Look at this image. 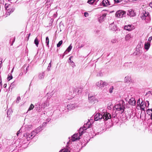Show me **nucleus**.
Masks as SVG:
<instances>
[{
  "mask_svg": "<svg viewBox=\"0 0 152 152\" xmlns=\"http://www.w3.org/2000/svg\"><path fill=\"white\" fill-rule=\"evenodd\" d=\"M25 71H26V70H24V72L25 73Z\"/></svg>",
  "mask_w": 152,
  "mask_h": 152,
  "instance_id": "60",
  "label": "nucleus"
},
{
  "mask_svg": "<svg viewBox=\"0 0 152 152\" xmlns=\"http://www.w3.org/2000/svg\"><path fill=\"white\" fill-rule=\"evenodd\" d=\"M107 13H103L102 15L99 18V21L100 23L102 22L104 20V18L106 16Z\"/></svg>",
  "mask_w": 152,
  "mask_h": 152,
  "instance_id": "10",
  "label": "nucleus"
},
{
  "mask_svg": "<svg viewBox=\"0 0 152 152\" xmlns=\"http://www.w3.org/2000/svg\"><path fill=\"white\" fill-rule=\"evenodd\" d=\"M136 101L133 98H131L129 101V103L132 105L134 106L136 104Z\"/></svg>",
  "mask_w": 152,
  "mask_h": 152,
  "instance_id": "13",
  "label": "nucleus"
},
{
  "mask_svg": "<svg viewBox=\"0 0 152 152\" xmlns=\"http://www.w3.org/2000/svg\"><path fill=\"white\" fill-rule=\"evenodd\" d=\"M102 5L104 7H107L110 5L111 4L108 0H103L102 2Z\"/></svg>",
  "mask_w": 152,
  "mask_h": 152,
  "instance_id": "8",
  "label": "nucleus"
},
{
  "mask_svg": "<svg viewBox=\"0 0 152 152\" xmlns=\"http://www.w3.org/2000/svg\"><path fill=\"white\" fill-rule=\"evenodd\" d=\"M115 2L116 3H118L121 1V0H114Z\"/></svg>",
  "mask_w": 152,
  "mask_h": 152,
  "instance_id": "43",
  "label": "nucleus"
},
{
  "mask_svg": "<svg viewBox=\"0 0 152 152\" xmlns=\"http://www.w3.org/2000/svg\"><path fill=\"white\" fill-rule=\"evenodd\" d=\"M130 1H136V0H129Z\"/></svg>",
  "mask_w": 152,
  "mask_h": 152,
  "instance_id": "54",
  "label": "nucleus"
},
{
  "mask_svg": "<svg viewBox=\"0 0 152 152\" xmlns=\"http://www.w3.org/2000/svg\"><path fill=\"white\" fill-rule=\"evenodd\" d=\"M126 13L125 11L119 10L116 12L115 16L118 18H121L125 16Z\"/></svg>",
  "mask_w": 152,
  "mask_h": 152,
  "instance_id": "3",
  "label": "nucleus"
},
{
  "mask_svg": "<svg viewBox=\"0 0 152 152\" xmlns=\"http://www.w3.org/2000/svg\"><path fill=\"white\" fill-rule=\"evenodd\" d=\"M32 129V125H26L25 126V129L26 131H28Z\"/></svg>",
  "mask_w": 152,
  "mask_h": 152,
  "instance_id": "16",
  "label": "nucleus"
},
{
  "mask_svg": "<svg viewBox=\"0 0 152 152\" xmlns=\"http://www.w3.org/2000/svg\"><path fill=\"white\" fill-rule=\"evenodd\" d=\"M151 94L152 95V91L151 92Z\"/></svg>",
  "mask_w": 152,
  "mask_h": 152,
  "instance_id": "61",
  "label": "nucleus"
},
{
  "mask_svg": "<svg viewBox=\"0 0 152 152\" xmlns=\"http://www.w3.org/2000/svg\"><path fill=\"white\" fill-rule=\"evenodd\" d=\"M141 17V19L143 20L145 19L149 20L151 19L149 13L148 12H146V11L143 12Z\"/></svg>",
  "mask_w": 152,
  "mask_h": 152,
  "instance_id": "5",
  "label": "nucleus"
},
{
  "mask_svg": "<svg viewBox=\"0 0 152 152\" xmlns=\"http://www.w3.org/2000/svg\"><path fill=\"white\" fill-rule=\"evenodd\" d=\"M131 80L130 76H127L125 77L124 81L125 83H128L131 81Z\"/></svg>",
  "mask_w": 152,
  "mask_h": 152,
  "instance_id": "19",
  "label": "nucleus"
},
{
  "mask_svg": "<svg viewBox=\"0 0 152 152\" xmlns=\"http://www.w3.org/2000/svg\"><path fill=\"white\" fill-rule=\"evenodd\" d=\"M103 75L102 73L101 72H99L97 75V76H102Z\"/></svg>",
  "mask_w": 152,
  "mask_h": 152,
  "instance_id": "39",
  "label": "nucleus"
},
{
  "mask_svg": "<svg viewBox=\"0 0 152 152\" xmlns=\"http://www.w3.org/2000/svg\"><path fill=\"white\" fill-rule=\"evenodd\" d=\"M88 99L90 103H93L95 100V97L94 96L89 95Z\"/></svg>",
  "mask_w": 152,
  "mask_h": 152,
  "instance_id": "12",
  "label": "nucleus"
},
{
  "mask_svg": "<svg viewBox=\"0 0 152 152\" xmlns=\"http://www.w3.org/2000/svg\"><path fill=\"white\" fill-rule=\"evenodd\" d=\"M72 56H71L70 57V58H69V63H70V64H71V65L72 67H74V66H75V63H74V62L71 60V58H72Z\"/></svg>",
  "mask_w": 152,
  "mask_h": 152,
  "instance_id": "24",
  "label": "nucleus"
},
{
  "mask_svg": "<svg viewBox=\"0 0 152 152\" xmlns=\"http://www.w3.org/2000/svg\"><path fill=\"white\" fill-rule=\"evenodd\" d=\"M117 41V40L116 39H113L111 40V42H112L113 43H115Z\"/></svg>",
  "mask_w": 152,
  "mask_h": 152,
  "instance_id": "37",
  "label": "nucleus"
},
{
  "mask_svg": "<svg viewBox=\"0 0 152 152\" xmlns=\"http://www.w3.org/2000/svg\"><path fill=\"white\" fill-rule=\"evenodd\" d=\"M108 85L107 83L102 80H100L97 82L95 84L96 86L100 88H102L104 86H107Z\"/></svg>",
  "mask_w": 152,
  "mask_h": 152,
  "instance_id": "2",
  "label": "nucleus"
},
{
  "mask_svg": "<svg viewBox=\"0 0 152 152\" xmlns=\"http://www.w3.org/2000/svg\"><path fill=\"white\" fill-rule=\"evenodd\" d=\"M38 132L39 131H37V132L35 130L32 131L31 133V135L30 136L31 137V138H33L35 135L38 133Z\"/></svg>",
  "mask_w": 152,
  "mask_h": 152,
  "instance_id": "21",
  "label": "nucleus"
},
{
  "mask_svg": "<svg viewBox=\"0 0 152 152\" xmlns=\"http://www.w3.org/2000/svg\"><path fill=\"white\" fill-rule=\"evenodd\" d=\"M14 40H13V42H14V41H15V38H14Z\"/></svg>",
  "mask_w": 152,
  "mask_h": 152,
  "instance_id": "58",
  "label": "nucleus"
},
{
  "mask_svg": "<svg viewBox=\"0 0 152 152\" xmlns=\"http://www.w3.org/2000/svg\"><path fill=\"white\" fill-rule=\"evenodd\" d=\"M30 34H28V37H29V36H30Z\"/></svg>",
  "mask_w": 152,
  "mask_h": 152,
  "instance_id": "56",
  "label": "nucleus"
},
{
  "mask_svg": "<svg viewBox=\"0 0 152 152\" xmlns=\"http://www.w3.org/2000/svg\"><path fill=\"white\" fill-rule=\"evenodd\" d=\"M124 107L122 105V107H120L117 111H118L119 113H121L124 111Z\"/></svg>",
  "mask_w": 152,
  "mask_h": 152,
  "instance_id": "25",
  "label": "nucleus"
},
{
  "mask_svg": "<svg viewBox=\"0 0 152 152\" xmlns=\"http://www.w3.org/2000/svg\"><path fill=\"white\" fill-rule=\"evenodd\" d=\"M114 89V87L113 86H111L109 89V92L110 93H112L113 92V90Z\"/></svg>",
  "mask_w": 152,
  "mask_h": 152,
  "instance_id": "33",
  "label": "nucleus"
},
{
  "mask_svg": "<svg viewBox=\"0 0 152 152\" xmlns=\"http://www.w3.org/2000/svg\"><path fill=\"white\" fill-rule=\"evenodd\" d=\"M140 104V99H139L137 101V107H138V105H139Z\"/></svg>",
  "mask_w": 152,
  "mask_h": 152,
  "instance_id": "46",
  "label": "nucleus"
},
{
  "mask_svg": "<svg viewBox=\"0 0 152 152\" xmlns=\"http://www.w3.org/2000/svg\"><path fill=\"white\" fill-rule=\"evenodd\" d=\"M63 43L62 40L60 41L57 45V47H59Z\"/></svg>",
  "mask_w": 152,
  "mask_h": 152,
  "instance_id": "34",
  "label": "nucleus"
},
{
  "mask_svg": "<svg viewBox=\"0 0 152 152\" xmlns=\"http://www.w3.org/2000/svg\"><path fill=\"white\" fill-rule=\"evenodd\" d=\"M76 105L74 104H70L68 105L67 106V108L69 110H73L75 108L77 107Z\"/></svg>",
  "mask_w": 152,
  "mask_h": 152,
  "instance_id": "14",
  "label": "nucleus"
},
{
  "mask_svg": "<svg viewBox=\"0 0 152 152\" xmlns=\"http://www.w3.org/2000/svg\"><path fill=\"white\" fill-rule=\"evenodd\" d=\"M45 76V73L44 72L40 73L39 74V79H43L44 78Z\"/></svg>",
  "mask_w": 152,
  "mask_h": 152,
  "instance_id": "26",
  "label": "nucleus"
},
{
  "mask_svg": "<svg viewBox=\"0 0 152 152\" xmlns=\"http://www.w3.org/2000/svg\"><path fill=\"white\" fill-rule=\"evenodd\" d=\"M124 29L128 31H131L134 29L133 26L131 25H128L124 26Z\"/></svg>",
  "mask_w": 152,
  "mask_h": 152,
  "instance_id": "11",
  "label": "nucleus"
},
{
  "mask_svg": "<svg viewBox=\"0 0 152 152\" xmlns=\"http://www.w3.org/2000/svg\"><path fill=\"white\" fill-rule=\"evenodd\" d=\"M15 9L14 8H9L7 10V15H10V13L13 12L15 10Z\"/></svg>",
  "mask_w": 152,
  "mask_h": 152,
  "instance_id": "20",
  "label": "nucleus"
},
{
  "mask_svg": "<svg viewBox=\"0 0 152 152\" xmlns=\"http://www.w3.org/2000/svg\"><path fill=\"white\" fill-rule=\"evenodd\" d=\"M146 102H147V103H148V105H149V102H148V101H146Z\"/></svg>",
  "mask_w": 152,
  "mask_h": 152,
  "instance_id": "55",
  "label": "nucleus"
},
{
  "mask_svg": "<svg viewBox=\"0 0 152 152\" xmlns=\"http://www.w3.org/2000/svg\"><path fill=\"white\" fill-rule=\"evenodd\" d=\"M39 42L38 39H37V37H36L34 40V43L36 45V46L37 47H38V45L39 44Z\"/></svg>",
  "mask_w": 152,
  "mask_h": 152,
  "instance_id": "31",
  "label": "nucleus"
},
{
  "mask_svg": "<svg viewBox=\"0 0 152 152\" xmlns=\"http://www.w3.org/2000/svg\"><path fill=\"white\" fill-rule=\"evenodd\" d=\"M29 37H28L27 39H29Z\"/></svg>",
  "mask_w": 152,
  "mask_h": 152,
  "instance_id": "64",
  "label": "nucleus"
},
{
  "mask_svg": "<svg viewBox=\"0 0 152 152\" xmlns=\"http://www.w3.org/2000/svg\"><path fill=\"white\" fill-rule=\"evenodd\" d=\"M9 5H8L7 4H5V7L6 8V10H8L7 9L9 8Z\"/></svg>",
  "mask_w": 152,
  "mask_h": 152,
  "instance_id": "45",
  "label": "nucleus"
},
{
  "mask_svg": "<svg viewBox=\"0 0 152 152\" xmlns=\"http://www.w3.org/2000/svg\"><path fill=\"white\" fill-rule=\"evenodd\" d=\"M6 86H7V84H4V88H6Z\"/></svg>",
  "mask_w": 152,
  "mask_h": 152,
  "instance_id": "52",
  "label": "nucleus"
},
{
  "mask_svg": "<svg viewBox=\"0 0 152 152\" xmlns=\"http://www.w3.org/2000/svg\"><path fill=\"white\" fill-rule=\"evenodd\" d=\"M147 114L151 116L152 115V109H148L146 111Z\"/></svg>",
  "mask_w": 152,
  "mask_h": 152,
  "instance_id": "29",
  "label": "nucleus"
},
{
  "mask_svg": "<svg viewBox=\"0 0 152 152\" xmlns=\"http://www.w3.org/2000/svg\"><path fill=\"white\" fill-rule=\"evenodd\" d=\"M120 107H122V105L121 104H117L115 106V108L116 109V111L120 108Z\"/></svg>",
  "mask_w": 152,
  "mask_h": 152,
  "instance_id": "30",
  "label": "nucleus"
},
{
  "mask_svg": "<svg viewBox=\"0 0 152 152\" xmlns=\"http://www.w3.org/2000/svg\"><path fill=\"white\" fill-rule=\"evenodd\" d=\"M72 46H71V45H70L68 48L64 52V55L67 53V52H69L72 49Z\"/></svg>",
  "mask_w": 152,
  "mask_h": 152,
  "instance_id": "23",
  "label": "nucleus"
},
{
  "mask_svg": "<svg viewBox=\"0 0 152 152\" xmlns=\"http://www.w3.org/2000/svg\"><path fill=\"white\" fill-rule=\"evenodd\" d=\"M47 106L46 102L45 101L42 103L38 104V105L36 107V110L39 111L42 109H44L45 106Z\"/></svg>",
  "mask_w": 152,
  "mask_h": 152,
  "instance_id": "6",
  "label": "nucleus"
},
{
  "mask_svg": "<svg viewBox=\"0 0 152 152\" xmlns=\"http://www.w3.org/2000/svg\"><path fill=\"white\" fill-rule=\"evenodd\" d=\"M13 68L12 69L11 71V72L12 73L13 72Z\"/></svg>",
  "mask_w": 152,
  "mask_h": 152,
  "instance_id": "57",
  "label": "nucleus"
},
{
  "mask_svg": "<svg viewBox=\"0 0 152 152\" xmlns=\"http://www.w3.org/2000/svg\"><path fill=\"white\" fill-rule=\"evenodd\" d=\"M59 152H68L67 150L66 149H63L61 150Z\"/></svg>",
  "mask_w": 152,
  "mask_h": 152,
  "instance_id": "41",
  "label": "nucleus"
},
{
  "mask_svg": "<svg viewBox=\"0 0 152 152\" xmlns=\"http://www.w3.org/2000/svg\"><path fill=\"white\" fill-rule=\"evenodd\" d=\"M53 0H47V3H48V2H49V3L50 4H51Z\"/></svg>",
  "mask_w": 152,
  "mask_h": 152,
  "instance_id": "47",
  "label": "nucleus"
},
{
  "mask_svg": "<svg viewBox=\"0 0 152 152\" xmlns=\"http://www.w3.org/2000/svg\"><path fill=\"white\" fill-rule=\"evenodd\" d=\"M49 40L48 37H47L45 39V43L46 44V46L48 47H49Z\"/></svg>",
  "mask_w": 152,
  "mask_h": 152,
  "instance_id": "28",
  "label": "nucleus"
},
{
  "mask_svg": "<svg viewBox=\"0 0 152 152\" xmlns=\"http://www.w3.org/2000/svg\"><path fill=\"white\" fill-rule=\"evenodd\" d=\"M150 46V43L149 42H147L145 44L144 48L145 49L148 50L149 49Z\"/></svg>",
  "mask_w": 152,
  "mask_h": 152,
  "instance_id": "22",
  "label": "nucleus"
},
{
  "mask_svg": "<svg viewBox=\"0 0 152 152\" xmlns=\"http://www.w3.org/2000/svg\"><path fill=\"white\" fill-rule=\"evenodd\" d=\"M149 6L152 9V1L149 3Z\"/></svg>",
  "mask_w": 152,
  "mask_h": 152,
  "instance_id": "48",
  "label": "nucleus"
},
{
  "mask_svg": "<svg viewBox=\"0 0 152 152\" xmlns=\"http://www.w3.org/2000/svg\"><path fill=\"white\" fill-rule=\"evenodd\" d=\"M152 40V37H150L148 38V41L147 42H149L150 43L151 41Z\"/></svg>",
  "mask_w": 152,
  "mask_h": 152,
  "instance_id": "42",
  "label": "nucleus"
},
{
  "mask_svg": "<svg viewBox=\"0 0 152 152\" xmlns=\"http://www.w3.org/2000/svg\"><path fill=\"white\" fill-rule=\"evenodd\" d=\"M20 100V96H18L17 98L16 102L18 103L19 101Z\"/></svg>",
  "mask_w": 152,
  "mask_h": 152,
  "instance_id": "38",
  "label": "nucleus"
},
{
  "mask_svg": "<svg viewBox=\"0 0 152 152\" xmlns=\"http://www.w3.org/2000/svg\"><path fill=\"white\" fill-rule=\"evenodd\" d=\"M86 129V128L85 126H84L82 128H80L79 132V133L75 134L72 136L71 139L72 141L74 142L80 139V137L84 133V130H85Z\"/></svg>",
  "mask_w": 152,
  "mask_h": 152,
  "instance_id": "1",
  "label": "nucleus"
},
{
  "mask_svg": "<svg viewBox=\"0 0 152 152\" xmlns=\"http://www.w3.org/2000/svg\"><path fill=\"white\" fill-rule=\"evenodd\" d=\"M102 114L97 113L94 116V119L95 121H97L99 120L102 119Z\"/></svg>",
  "mask_w": 152,
  "mask_h": 152,
  "instance_id": "7",
  "label": "nucleus"
},
{
  "mask_svg": "<svg viewBox=\"0 0 152 152\" xmlns=\"http://www.w3.org/2000/svg\"><path fill=\"white\" fill-rule=\"evenodd\" d=\"M31 135V134H29L27 133L25 134L24 135V136L26 137L27 140H29L31 139H32L33 138H31V137L30 136Z\"/></svg>",
  "mask_w": 152,
  "mask_h": 152,
  "instance_id": "17",
  "label": "nucleus"
},
{
  "mask_svg": "<svg viewBox=\"0 0 152 152\" xmlns=\"http://www.w3.org/2000/svg\"><path fill=\"white\" fill-rule=\"evenodd\" d=\"M13 84V83H12L11 84V86H11Z\"/></svg>",
  "mask_w": 152,
  "mask_h": 152,
  "instance_id": "59",
  "label": "nucleus"
},
{
  "mask_svg": "<svg viewBox=\"0 0 152 152\" xmlns=\"http://www.w3.org/2000/svg\"><path fill=\"white\" fill-rule=\"evenodd\" d=\"M51 67V63H50L49 64V65L47 68V69L48 70H50V67Z\"/></svg>",
  "mask_w": 152,
  "mask_h": 152,
  "instance_id": "40",
  "label": "nucleus"
},
{
  "mask_svg": "<svg viewBox=\"0 0 152 152\" xmlns=\"http://www.w3.org/2000/svg\"><path fill=\"white\" fill-rule=\"evenodd\" d=\"M96 0H88L87 1V3L90 4H92Z\"/></svg>",
  "mask_w": 152,
  "mask_h": 152,
  "instance_id": "36",
  "label": "nucleus"
},
{
  "mask_svg": "<svg viewBox=\"0 0 152 152\" xmlns=\"http://www.w3.org/2000/svg\"><path fill=\"white\" fill-rule=\"evenodd\" d=\"M56 15H54V17H55V16L56 17Z\"/></svg>",
  "mask_w": 152,
  "mask_h": 152,
  "instance_id": "62",
  "label": "nucleus"
},
{
  "mask_svg": "<svg viewBox=\"0 0 152 152\" xmlns=\"http://www.w3.org/2000/svg\"><path fill=\"white\" fill-rule=\"evenodd\" d=\"M20 133V130H19L18 131V132H17V136H18V134Z\"/></svg>",
  "mask_w": 152,
  "mask_h": 152,
  "instance_id": "51",
  "label": "nucleus"
},
{
  "mask_svg": "<svg viewBox=\"0 0 152 152\" xmlns=\"http://www.w3.org/2000/svg\"><path fill=\"white\" fill-rule=\"evenodd\" d=\"M136 15L135 12H134V10H129L127 12V15L130 17L134 16Z\"/></svg>",
  "mask_w": 152,
  "mask_h": 152,
  "instance_id": "9",
  "label": "nucleus"
},
{
  "mask_svg": "<svg viewBox=\"0 0 152 152\" xmlns=\"http://www.w3.org/2000/svg\"><path fill=\"white\" fill-rule=\"evenodd\" d=\"M145 102L144 101H142L141 103L140 104V108L142 110L143 109L144 110V107L146 106V105L145 104Z\"/></svg>",
  "mask_w": 152,
  "mask_h": 152,
  "instance_id": "27",
  "label": "nucleus"
},
{
  "mask_svg": "<svg viewBox=\"0 0 152 152\" xmlns=\"http://www.w3.org/2000/svg\"><path fill=\"white\" fill-rule=\"evenodd\" d=\"M34 105L31 104L30 106L29 107L28 110V111H30L32 110L33 109V108H34Z\"/></svg>",
  "mask_w": 152,
  "mask_h": 152,
  "instance_id": "35",
  "label": "nucleus"
},
{
  "mask_svg": "<svg viewBox=\"0 0 152 152\" xmlns=\"http://www.w3.org/2000/svg\"><path fill=\"white\" fill-rule=\"evenodd\" d=\"M29 67V66H27L26 68V71H25V74H26L27 72V71H28V68Z\"/></svg>",
  "mask_w": 152,
  "mask_h": 152,
  "instance_id": "49",
  "label": "nucleus"
},
{
  "mask_svg": "<svg viewBox=\"0 0 152 152\" xmlns=\"http://www.w3.org/2000/svg\"><path fill=\"white\" fill-rule=\"evenodd\" d=\"M25 66H24L23 68H25Z\"/></svg>",
  "mask_w": 152,
  "mask_h": 152,
  "instance_id": "63",
  "label": "nucleus"
},
{
  "mask_svg": "<svg viewBox=\"0 0 152 152\" xmlns=\"http://www.w3.org/2000/svg\"><path fill=\"white\" fill-rule=\"evenodd\" d=\"M102 114L103 116L102 119L104 120L107 121L111 118L110 114L108 112L104 111L102 113Z\"/></svg>",
  "mask_w": 152,
  "mask_h": 152,
  "instance_id": "4",
  "label": "nucleus"
},
{
  "mask_svg": "<svg viewBox=\"0 0 152 152\" xmlns=\"http://www.w3.org/2000/svg\"><path fill=\"white\" fill-rule=\"evenodd\" d=\"M132 37L133 36L131 35V34H126L125 37V40L126 41H129L130 40Z\"/></svg>",
  "mask_w": 152,
  "mask_h": 152,
  "instance_id": "15",
  "label": "nucleus"
},
{
  "mask_svg": "<svg viewBox=\"0 0 152 152\" xmlns=\"http://www.w3.org/2000/svg\"><path fill=\"white\" fill-rule=\"evenodd\" d=\"M84 15L85 17H87L88 16L89 14L87 12H85L84 13Z\"/></svg>",
  "mask_w": 152,
  "mask_h": 152,
  "instance_id": "44",
  "label": "nucleus"
},
{
  "mask_svg": "<svg viewBox=\"0 0 152 152\" xmlns=\"http://www.w3.org/2000/svg\"><path fill=\"white\" fill-rule=\"evenodd\" d=\"M12 76L11 74H10V75L9 74L8 75L7 80L8 81H10V80L12 79Z\"/></svg>",
  "mask_w": 152,
  "mask_h": 152,
  "instance_id": "32",
  "label": "nucleus"
},
{
  "mask_svg": "<svg viewBox=\"0 0 152 152\" xmlns=\"http://www.w3.org/2000/svg\"><path fill=\"white\" fill-rule=\"evenodd\" d=\"M84 46V45L82 44L80 46V48H82V47H83Z\"/></svg>",
  "mask_w": 152,
  "mask_h": 152,
  "instance_id": "53",
  "label": "nucleus"
},
{
  "mask_svg": "<svg viewBox=\"0 0 152 152\" xmlns=\"http://www.w3.org/2000/svg\"><path fill=\"white\" fill-rule=\"evenodd\" d=\"M142 46V45L141 44H139L137 46V47H138L139 48H141Z\"/></svg>",
  "mask_w": 152,
  "mask_h": 152,
  "instance_id": "50",
  "label": "nucleus"
},
{
  "mask_svg": "<svg viewBox=\"0 0 152 152\" xmlns=\"http://www.w3.org/2000/svg\"><path fill=\"white\" fill-rule=\"evenodd\" d=\"M46 123H43V124H42V126H39V127H38L37 128V129H35V130H36L37 132V131H39L38 132V133L39 132H40L41 131V130H42V127L43 126H45L46 125Z\"/></svg>",
  "mask_w": 152,
  "mask_h": 152,
  "instance_id": "18",
  "label": "nucleus"
}]
</instances>
